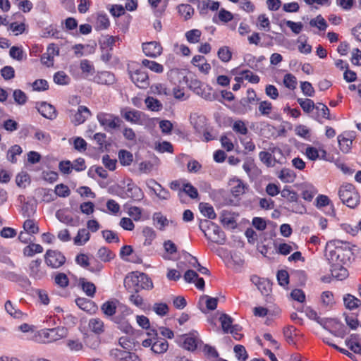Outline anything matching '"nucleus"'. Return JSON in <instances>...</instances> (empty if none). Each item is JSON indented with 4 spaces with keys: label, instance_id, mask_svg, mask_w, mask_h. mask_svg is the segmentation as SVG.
<instances>
[{
    "label": "nucleus",
    "instance_id": "nucleus-1",
    "mask_svg": "<svg viewBox=\"0 0 361 361\" xmlns=\"http://www.w3.org/2000/svg\"><path fill=\"white\" fill-rule=\"evenodd\" d=\"M330 249L329 260L336 265L345 264L350 262L353 256L351 244L348 242H343L339 240H334L327 244Z\"/></svg>",
    "mask_w": 361,
    "mask_h": 361
},
{
    "label": "nucleus",
    "instance_id": "nucleus-2",
    "mask_svg": "<svg viewBox=\"0 0 361 361\" xmlns=\"http://www.w3.org/2000/svg\"><path fill=\"white\" fill-rule=\"evenodd\" d=\"M124 286L128 292L138 293L143 289H152L153 283L147 274L133 271L125 277Z\"/></svg>",
    "mask_w": 361,
    "mask_h": 361
},
{
    "label": "nucleus",
    "instance_id": "nucleus-3",
    "mask_svg": "<svg viewBox=\"0 0 361 361\" xmlns=\"http://www.w3.org/2000/svg\"><path fill=\"white\" fill-rule=\"evenodd\" d=\"M68 329L63 326L51 329H44L37 331L35 335V341L41 343H49L66 337Z\"/></svg>",
    "mask_w": 361,
    "mask_h": 361
},
{
    "label": "nucleus",
    "instance_id": "nucleus-4",
    "mask_svg": "<svg viewBox=\"0 0 361 361\" xmlns=\"http://www.w3.org/2000/svg\"><path fill=\"white\" fill-rule=\"evenodd\" d=\"M338 196L342 202L350 208L354 209L360 204V194L355 185L351 183L341 185Z\"/></svg>",
    "mask_w": 361,
    "mask_h": 361
},
{
    "label": "nucleus",
    "instance_id": "nucleus-5",
    "mask_svg": "<svg viewBox=\"0 0 361 361\" xmlns=\"http://www.w3.org/2000/svg\"><path fill=\"white\" fill-rule=\"evenodd\" d=\"M128 73L131 81L139 88L146 89L149 86L147 72L142 68H137L128 66Z\"/></svg>",
    "mask_w": 361,
    "mask_h": 361
},
{
    "label": "nucleus",
    "instance_id": "nucleus-6",
    "mask_svg": "<svg viewBox=\"0 0 361 361\" xmlns=\"http://www.w3.org/2000/svg\"><path fill=\"white\" fill-rule=\"evenodd\" d=\"M44 257L47 266L51 269H59L66 262L64 255L57 250H47Z\"/></svg>",
    "mask_w": 361,
    "mask_h": 361
},
{
    "label": "nucleus",
    "instance_id": "nucleus-7",
    "mask_svg": "<svg viewBox=\"0 0 361 361\" xmlns=\"http://www.w3.org/2000/svg\"><path fill=\"white\" fill-rule=\"evenodd\" d=\"M177 342L184 349L189 351H194L197 349L199 344H202V341L198 338L197 331H192L188 334L180 336Z\"/></svg>",
    "mask_w": 361,
    "mask_h": 361
},
{
    "label": "nucleus",
    "instance_id": "nucleus-8",
    "mask_svg": "<svg viewBox=\"0 0 361 361\" xmlns=\"http://www.w3.org/2000/svg\"><path fill=\"white\" fill-rule=\"evenodd\" d=\"M97 118L100 125L106 131L119 128L123 123L118 116L107 113H99L97 114Z\"/></svg>",
    "mask_w": 361,
    "mask_h": 361
},
{
    "label": "nucleus",
    "instance_id": "nucleus-9",
    "mask_svg": "<svg viewBox=\"0 0 361 361\" xmlns=\"http://www.w3.org/2000/svg\"><path fill=\"white\" fill-rule=\"evenodd\" d=\"M102 312L107 317H114L118 311L126 314H130L129 309L124 305H121L118 300H109L101 307Z\"/></svg>",
    "mask_w": 361,
    "mask_h": 361
},
{
    "label": "nucleus",
    "instance_id": "nucleus-10",
    "mask_svg": "<svg viewBox=\"0 0 361 361\" xmlns=\"http://www.w3.org/2000/svg\"><path fill=\"white\" fill-rule=\"evenodd\" d=\"M29 271L30 276L36 280H40L47 275L46 271L42 267V259H40L30 262L29 264Z\"/></svg>",
    "mask_w": 361,
    "mask_h": 361
},
{
    "label": "nucleus",
    "instance_id": "nucleus-11",
    "mask_svg": "<svg viewBox=\"0 0 361 361\" xmlns=\"http://www.w3.org/2000/svg\"><path fill=\"white\" fill-rule=\"evenodd\" d=\"M142 50L147 56L156 58L161 54L162 47L160 43L152 41L143 43Z\"/></svg>",
    "mask_w": 361,
    "mask_h": 361
},
{
    "label": "nucleus",
    "instance_id": "nucleus-12",
    "mask_svg": "<svg viewBox=\"0 0 361 361\" xmlns=\"http://www.w3.org/2000/svg\"><path fill=\"white\" fill-rule=\"evenodd\" d=\"M92 115L90 109L85 106H79L78 111L71 118V122L75 126L83 123Z\"/></svg>",
    "mask_w": 361,
    "mask_h": 361
},
{
    "label": "nucleus",
    "instance_id": "nucleus-13",
    "mask_svg": "<svg viewBox=\"0 0 361 361\" xmlns=\"http://www.w3.org/2000/svg\"><path fill=\"white\" fill-rule=\"evenodd\" d=\"M75 262L83 268L87 269L92 272H99L103 268L100 263H97L95 266H90L89 262V257L87 255L80 253L75 257Z\"/></svg>",
    "mask_w": 361,
    "mask_h": 361
},
{
    "label": "nucleus",
    "instance_id": "nucleus-14",
    "mask_svg": "<svg viewBox=\"0 0 361 361\" xmlns=\"http://www.w3.org/2000/svg\"><path fill=\"white\" fill-rule=\"evenodd\" d=\"M37 109L39 113L44 118L53 120L56 117V111L54 106L45 102L37 104Z\"/></svg>",
    "mask_w": 361,
    "mask_h": 361
},
{
    "label": "nucleus",
    "instance_id": "nucleus-15",
    "mask_svg": "<svg viewBox=\"0 0 361 361\" xmlns=\"http://www.w3.org/2000/svg\"><path fill=\"white\" fill-rule=\"evenodd\" d=\"M314 119L322 123V118H326L328 120L332 119L330 116V111L329 108L322 103H318L316 104L314 113L311 116Z\"/></svg>",
    "mask_w": 361,
    "mask_h": 361
},
{
    "label": "nucleus",
    "instance_id": "nucleus-16",
    "mask_svg": "<svg viewBox=\"0 0 361 361\" xmlns=\"http://www.w3.org/2000/svg\"><path fill=\"white\" fill-rule=\"evenodd\" d=\"M95 22L94 27L96 30H107L110 27V20L109 16L104 11L98 12L95 14Z\"/></svg>",
    "mask_w": 361,
    "mask_h": 361
},
{
    "label": "nucleus",
    "instance_id": "nucleus-17",
    "mask_svg": "<svg viewBox=\"0 0 361 361\" xmlns=\"http://www.w3.org/2000/svg\"><path fill=\"white\" fill-rule=\"evenodd\" d=\"M126 194L128 197L131 198L133 201H141L144 197V192L142 189L136 185L135 183H128L127 185V189Z\"/></svg>",
    "mask_w": 361,
    "mask_h": 361
},
{
    "label": "nucleus",
    "instance_id": "nucleus-18",
    "mask_svg": "<svg viewBox=\"0 0 361 361\" xmlns=\"http://www.w3.org/2000/svg\"><path fill=\"white\" fill-rule=\"evenodd\" d=\"M300 190L302 197L307 202H311L318 192L317 189L312 184L308 183H302Z\"/></svg>",
    "mask_w": 361,
    "mask_h": 361
},
{
    "label": "nucleus",
    "instance_id": "nucleus-19",
    "mask_svg": "<svg viewBox=\"0 0 361 361\" xmlns=\"http://www.w3.org/2000/svg\"><path fill=\"white\" fill-rule=\"evenodd\" d=\"M94 80L99 84L111 85L116 82V78L114 74L109 71H102L97 74Z\"/></svg>",
    "mask_w": 361,
    "mask_h": 361
},
{
    "label": "nucleus",
    "instance_id": "nucleus-20",
    "mask_svg": "<svg viewBox=\"0 0 361 361\" xmlns=\"http://www.w3.org/2000/svg\"><path fill=\"white\" fill-rule=\"evenodd\" d=\"M169 77L170 80L175 85H180L183 82L187 83L188 82V78L184 72L178 68L171 69L169 73Z\"/></svg>",
    "mask_w": 361,
    "mask_h": 361
},
{
    "label": "nucleus",
    "instance_id": "nucleus-21",
    "mask_svg": "<svg viewBox=\"0 0 361 361\" xmlns=\"http://www.w3.org/2000/svg\"><path fill=\"white\" fill-rule=\"evenodd\" d=\"M192 63L204 73H208L211 69L210 64L206 61L204 56L201 55H195L192 59Z\"/></svg>",
    "mask_w": 361,
    "mask_h": 361
},
{
    "label": "nucleus",
    "instance_id": "nucleus-22",
    "mask_svg": "<svg viewBox=\"0 0 361 361\" xmlns=\"http://www.w3.org/2000/svg\"><path fill=\"white\" fill-rule=\"evenodd\" d=\"M260 161L267 167H274L279 162L275 155H272L271 152L262 151L259 154Z\"/></svg>",
    "mask_w": 361,
    "mask_h": 361
},
{
    "label": "nucleus",
    "instance_id": "nucleus-23",
    "mask_svg": "<svg viewBox=\"0 0 361 361\" xmlns=\"http://www.w3.org/2000/svg\"><path fill=\"white\" fill-rule=\"evenodd\" d=\"M214 234L213 241L219 245H224L226 242V234L220 228V227L212 223L210 230Z\"/></svg>",
    "mask_w": 361,
    "mask_h": 361
},
{
    "label": "nucleus",
    "instance_id": "nucleus-24",
    "mask_svg": "<svg viewBox=\"0 0 361 361\" xmlns=\"http://www.w3.org/2000/svg\"><path fill=\"white\" fill-rule=\"evenodd\" d=\"M345 344L348 348L356 354H361V343L359 342V336L352 334L345 340Z\"/></svg>",
    "mask_w": 361,
    "mask_h": 361
},
{
    "label": "nucleus",
    "instance_id": "nucleus-25",
    "mask_svg": "<svg viewBox=\"0 0 361 361\" xmlns=\"http://www.w3.org/2000/svg\"><path fill=\"white\" fill-rule=\"evenodd\" d=\"M169 348L168 341L161 338H154V343L151 348V350L157 354H161L165 353Z\"/></svg>",
    "mask_w": 361,
    "mask_h": 361
},
{
    "label": "nucleus",
    "instance_id": "nucleus-26",
    "mask_svg": "<svg viewBox=\"0 0 361 361\" xmlns=\"http://www.w3.org/2000/svg\"><path fill=\"white\" fill-rule=\"evenodd\" d=\"M142 112L137 110H122L121 116L128 122L138 123L141 120Z\"/></svg>",
    "mask_w": 361,
    "mask_h": 361
},
{
    "label": "nucleus",
    "instance_id": "nucleus-27",
    "mask_svg": "<svg viewBox=\"0 0 361 361\" xmlns=\"http://www.w3.org/2000/svg\"><path fill=\"white\" fill-rule=\"evenodd\" d=\"M252 281L255 283L258 289L263 295H269L271 290V284L268 279H259L257 276L252 279Z\"/></svg>",
    "mask_w": 361,
    "mask_h": 361
},
{
    "label": "nucleus",
    "instance_id": "nucleus-28",
    "mask_svg": "<svg viewBox=\"0 0 361 361\" xmlns=\"http://www.w3.org/2000/svg\"><path fill=\"white\" fill-rule=\"evenodd\" d=\"M90 329L96 334L100 335L104 332V322L99 318H92L89 320Z\"/></svg>",
    "mask_w": 361,
    "mask_h": 361
},
{
    "label": "nucleus",
    "instance_id": "nucleus-29",
    "mask_svg": "<svg viewBox=\"0 0 361 361\" xmlns=\"http://www.w3.org/2000/svg\"><path fill=\"white\" fill-rule=\"evenodd\" d=\"M338 142L341 151L345 154L350 152L353 139L345 137L344 134H341L338 136Z\"/></svg>",
    "mask_w": 361,
    "mask_h": 361
},
{
    "label": "nucleus",
    "instance_id": "nucleus-30",
    "mask_svg": "<svg viewBox=\"0 0 361 361\" xmlns=\"http://www.w3.org/2000/svg\"><path fill=\"white\" fill-rule=\"evenodd\" d=\"M184 195H188L190 198L195 199L198 197V191L196 188L190 183H184L183 188L180 189L178 192V197L181 200Z\"/></svg>",
    "mask_w": 361,
    "mask_h": 361
},
{
    "label": "nucleus",
    "instance_id": "nucleus-31",
    "mask_svg": "<svg viewBox=\"0 0 361 361\" xmlns=\"http://www.w3.org/2000/svg\"><path fill=\"white\" fill-rule=\"evenodd\" d=\"M285 208L291 212L300 214H305L307 211L305 206L299 200V198L296 201L287 202Z\"/></svg>",
    "mask_w": 361,
    "mask_h": 361
},
{
    "label": "nucleus",
    "instance_id": "nucleus-32",
    "mask_svg": "<svg viewBox=\"0 0 361 361\" xmlns=\"http://www.w3.org/2000/svg\"><path fill=\"white\" fill-rule=\"evenodd\" d=\"M79 285L87 296L92 298L94 295L96 286L93 283L87 281L85 278H80Z\"/></svg>",
    "mask_w": 361,
    "mask_h": 361
},
{
    "label": "nucleus",
    "instance_id": "nucleus-33",
    "mask_svg": "<svg viewBox=\"0 0 361 361\" xmlns=\"http://www.w3.org/2000/svg\"><path fill=\"white\" fill-rule=\"evenodd\" d=\"M345 307L350 310L357 308L361 305V301L351 294H345L343 296Z\"/></svg>",
    "mask_w": 361,
    "mask_h": 361
},
{
    "label": "nucleus",
    "instance_id": "nucleus-34",
    "mask_svg": "<svg viewBox=\"0 0 361 361\" xmlns=\"http://www.w3.org/2000/svg\"><path fill=\"white\" fill-rule=\"evenodd\" d=\"M297 102L305 113H311L312 115H313V113H314L316 104H314L312 99L307 98H298Z\"/></svg>",
    "mask_w": 361,
    "mask_h": 361
},
{
    "label": "nucleus",
    "instance_id": "nucleus-35",
    "mask_svg": "<svg viewBox=\"0 0 361 361\" xmlns=\"http://www.w3.org/2000/svg\"><path fill=\"white\" fill-rule=\"evenodd\" d=\"M90 238V234L86 228L79 229L77 235L74 238V243L76 245H85Z\"/></svg>",
    "mask_w": 361,
    "mask_h": 361
},
{
    "label": "nucleus",
    "instance_id": "nucleus-36",
    "mask_svg": "<svg viewBox=\"0 0 361 361\" xmlns=\"http://www.w3.org/2000/svg\"><path fill=\"white\" fill-rule=\"evenodd\" d=\"M54 283L61 288H65L69 285V279L67 275L63 272H56L53 275Z\"/></svg>",
    "mask_w": 361,
    "mask_h": 361
},
{
    "label": "nucleus",
    "instance_id": "nucleus-37",
    "mask_svg": "<svg viewBox=\"0 0 361 361\" xmlns=\"http://www.w3.org/2000/svg\"><path fill=\"white\" fill-rule=\"evenodd\" d=\"M153 221L160 231L164 230L165 227L169 225V220L161 212H156L153 214Z\"/></svg>",
    "mask_w": 361,
    "mask_h": 361
},
{
    "label": "nucleus",
    "instance_id": "nucleus-38",
    "mask_svg": "<svg viewBox=\"0 0 361 361\" xmlns=\"http://www.w3.org/2000/svg\"><path fill=\"white\" fill-rule=\"evenodd\" d=\"M163 247L166 253V255L163 256L165 259H170L169 255H173L178 252L176 245L171 240H165L163 243Z\"/></svg>",
    "mask_w": 361,
    "mask_h": 361
},
{
    "label": "nucleus",
    "instance_id": "nucleus-39",
    "mask_svg": "<svg viewBox=\"0 0 361 361\" xmlns=\"http://www.w3.org/2000/svg\"><path fill=\"white\" fill-rule=\"evenodd\" d=\"M330 204H331V213L333 215H335L334 204L331 203V202L330 199L328 197V196H326L325 195H319L317 197L315 206L318 209H321L324 207H326V206H328Z\"/></svg>",
    "mask_w": 361,
    "mask_h": 361
},
{
    "label": "nucleus",
    "instance_id": "nucleus-40",
    "mask_svg": "<svg viewBox=\"0 0 361 361\" xmlns=\"http://www.w3.org/2000/svg\"><path fill=\"white\" fill-rule=\"evenodd\" d=\"M118 157L121 164L123 166H130L133 161V154L126 149H121L118 152Z\"/></svg>",
    "mask_w": 361,
    "mask_h": 361
},
{
    "label": "nucleus",
    "instance_id": "nucleus-41",
    "mask_svg": "<svg viewBox=\"0 0 361 361\" xmlns=\"http://www.w3.org/2000/svg\"><path fill=\"white\" fill-rule=\"evenodd\" d=\"M97 257L102 261L107 262L115 257V254L106 247H100L97 251Z\"/></svg>",
    "mask_w": 361,
    "mask_h": 361
},
{
    "label": "nucleus",
    "instance_id": "nucleus-42",
    "mask_svg": "<svg viewBox=\"0 0 361 361\" xmlns=\"http://www.w3.org/2000/svg\"><path fill=\"white\" fill-rule=\"evenodd\" d=\"M42 246L35 243H31L23 249V255L26 257H32L35 254L42 253Z\"/></svg>",
    "mask_w": 361,
    "mask_h": 361
},
{
    "label": "nucleus",
    "instance_id": "nucleus-43",
    "mask_svg": "<svg viewBox=\"0 0 361 361\" xmlns=\"http://www.w3.org/2000/svg\"><path fill=\"white\" fill-rule=\"evenodd\" d=\"M9 55L12 59L18 61H22L23 59H26V54L21 47H11L9 51Z\"/></svg>",
    "mask_w": 361,
    "mask_h": 361
},
{
    "label": "nucleus",
    "instance_id": "nucleus-44",
    "mask_svg": "<svg viewBox=\"0 0 361 361\" xmlns=\"http://www.w3.org/2000/svg\"><path fill=\"white\" fill-rule=\"evenodd\" d=\"M142 235L145 237L144 245L149 246L157 237L155 231L150 227L146 226L142 230Z\"/></svg>",
    "mask_w": 361,
    "mask_h": 361
},
{
    "label": "nucleus",
    "instance_id": "nucleus-45",
    "mask_svg": "<svg viewBox=\"0 0 361 361\" xmlns=\"http://www.w3.org/2000/svg\"><path fill=\"white\" fill-rule=\"evenodd\" d=\"M23 152L21 147L18 145H14L7 152V159L13 164L17 162L16 155H20Z\"/></svg>",
    "mask_w": 361,
    "mask_h": 361
},
{
    "label": "nucleus",
    "instance_id": "nucleus-46",
    "mask_svg": "<svg viewBox=\"0 0 361 361\" xmlns=\"http://www.w3.org/2000/svg\"><path fill=\"white\" fill-rule=\"evenodd\" d=\"M142 64L145 68L150 69L152 71L157 73H161L164 71V66L154 61H149L148 59H144L142 61Z\"/></svg>",
    "mask_w": 361,
    "mask_h": 361
},
{
    "label": "nucleus",
    "instance_id": "nucleus-47",
    "mask_svg": "<svg viewBox=\"0 0 361 361\" xmlns=\"http://www.w3.org/2000/svg\"><path fill=\"white\" fill-rule=\"evenodd\" d=\"M25 231L29 235H34L39 233V228L34 219H27L23 224Z\"/></svg>",
    "mask_w": 361,
    "mask_h": 361
},
{
    "label": "nucleus",
    "instance_id": "nucleus-48",
    "mask_svg": "<svg viewBox=\"0 0 361 361\" xmlns=\"http://www.w3.org/2000/svg\"><path fill=\"white\" fill-rule=\"evenodd\" d=\"M296 175L293 170L289 169H283L280 171L279 178L285 183H293L295 179Z\"/></svg>",
    "mask_w": 361,
    "mask_h": 361
},
{
    "label": "nucleus",
    "instance_id": "nucleus-49",
    "mask_svg": "<svg viewBox=\"0 0 361 361\" xmlns=\"http://www.w3.org/2000/svg\"><path fill=\"white\" fill-rule=\"evenodd\" d=\"M76 305L82 310L90 312L94 307V302L89 299L78 298L75 300Z\"/></svg>",
    "mask_w": 361,
    "mask_h": 361
},
{
    "label": "nucleus",
    "instance_id": "nucleus-50",
    "mask_svg": "<svg viewBox=\"0 0 361 361\" xmlns=\"http://www.w3.org/2000/svg\"><path fill=\"white\" fill-rule=\"evenodd\" d=\"M200 209L201 213L209 219H214L216 217L213 207L208 203H200Z\"/></svg>",
    "mask_w": 361,
    "mask_h": 361
},
{
    "label": "nucleus",
    "instance_id": "nucleus-51",
    "mask_svg": "<svg viewBox=\"0 0 361 361\" xmlns=\"http://www.w3.org/2000/svg\"><path fill=\"white\" fill-rule=\"evenodd\" d=\"M333 329H331L330 333L336 337L344 338L348 334L345 326L338 322H334Z\"/></svg>",
    "mask_w": 361,
    "mask_h": 361
},
{
    "label": "nucleus",
    "instance_id": "nucleus-52",
    "mask_svg": "<svg viewBox=\"0 0 361 361\" xmlns=\"http://www.w3.org/2000/svg\"><path fill=\"white\" fill-rule=\"evenodd\" d=\"M145 102L147 105V107L153 111H159L163 107L161 102L152 97H147L145 99Z\"/></svg>",
    "mask_w": 361,
    "mask_h": 361
},
{
    "label": "nucleus",
    "instance_id": "nucleus-53",
    "mask_svg": "<svg viewBox=\"0 0 361 361\" xmlns=\"http://www.w3.org/2000/svg\"><path fill=\"white\" fill-rule=\"evenodd\" d=\"M54 81L59 85H66L71 82L69 76L63 71H58L54 75Z\"/></svg>",
    "mask_w": 361,
    "mask_h": 361
},
{
    "label": "nucleus",
    "instance_id": "nucleus-54",
    "mask_svg": "<svg viewBox=\"0 0 361 361\" xmlns=\"http://www.w3.org/2000/svg\"><path fill=\"white\" fill-rule=\"evenodd\" d=\"M217 55L219 59L223 62H228L232 58V52L227 46L221 47L219 49Z\"/></svg>",
    "mask_w": 361,
    "mask_h": 361
},
{
    "label": "nucleus",
    "instance_id": "nucleus-55",
    "mask_svg": "<svg viewBox=\"0 0 361 361\" xmlns=\"http://www.w3.org/2000/svg\"><path fill=\"white\" fill-rule=\"evenodd\" d=\"M178 11L185 20H188L193 15L194 8L190 4H180L178 6Z\"/></svg>",
    "mask_w": 361,
    "mask_h": 361
},
{
    "label": "nucleus",
    "instance_id": "nucleus-56",
    "mask_svg": "<svg viewBox=\"0 0 361 361\" xmlns=\"http://www.w3.org/2000/svg\"><path fill=\"white\" fill-rule=\"evenodd\" d=\"M310 25L312 27H316L321 31L326 30L327 24L324 18L321 16H317L315 18L312 19L310 21Z\"/></svg>",
    "mask_w": 361,
    "mask_h": 361
},
{
    "label": "nucleus",
    "instance_id": "nucleus-57",
    "mask_svg": "<svg viewBox=\"0 0 361 361\" xmlns=\"http://www.w3.org/2000/svg\"><path fill=\"white\" fill-rule=\"evenodd\" d=\"M321 300L325 307H332L335 304L334 294L331 291H324L321 295Z\"/></svg>",
    "mask_w": 361,
    "mask_h": 361
},
{
    "label": "nucleus",
    "instance_id": "nucleus-58",
    "mask_svg": "<svg viewBox=\"0 0 361 361\" xmlns=\"http://www.w3.org/2000/svg\"><path fill=\"white\" fill-rule=\"evenodd\" d=\"M219 320L221 323L223 331L225 333H228L231 327L233 326L232 325L233 319L229 315L223 314L220 317Z\"/></svg>",
    "mask_w": 361,
    "mask_h": 361
},
{
    "label": "nucleus",
    "instance_id": "nucleus-59",
    "mask_svg": "<svg viewBox=\"0 0 361 361\" xmlns=\"http://www.w3.org/2000/svg\"><path fill=\"white\" fill-rule=\"evenodd\" d=\"M116 42V39L113 36L106 35L102 40L99 41L101 49H111Z\"/></svg>",
    "mask_w": 361,
    "mask_h": 361
},
{
    "label": "nucleus",
    "instance_id": "nucleus-60",
    "mask_svg": "<svg viewBox=\"0 0 361 361\" xmlns=\"http://www.w3.org/2000/svg\"><path fill=\"white\" fill-rule=\"evenodd\" d=\"M233 350L238 360L245 361L248 358V354L243 345H236L234 346Z\"/></svg>",
    "mask_w": 361,
    "mask_h": 361
},
{
    "label": "nucleus",
    "instance_id": "nucleus-61",
    "mask_svg": "<svg viewBox=\"0 0 361 361\" xmlns=\"http://www.w3.org/2000/svg\"><path fill=\"white\" fill-rule=\"evenodd\" d=\"M13 97L16 104L23 105L27 102V97L21 90L17 89L13 91Z\"/></svg>",
    "mask_w": 361,
    "mask_h": 361
},
{
    "label": "nucleus",
    "instance_id": "nucleus-62",
    "mask_svg": "<svg viewBox=\"0 0 361 361\" xmlns=\"http://www.w3.org/2000/svg\"><path fill=\"white\" fill-rule=\"evenodd\" d=\"M201 31L197 29H193L185 33L187 40L190 43H197L200 40Z\"/></svg>",
    "mask_w": 361,
    "mask_h": 361
},
{
    "label": "nucleus",
    "instance_id": "nucleus-63",
    "mask_svg": "<svg viewBox=\"0 0 361 361\" xmlns=\"http://www.w3.org/2000/svg\"><path fill=\"white\" fill-rule=\"evenodd\" d=\"M0 74L5 80H9L15 78V70L11 66H6L0 70Z\"/></svg>",
    "mask_w": 361,
    "mask_h": 361
},
{
    "label": "nucleus",
    "instance_id": "nucleus-64",
    "mask_svg": "<svg viewBox=\"0 0 361 361\" xmlns=\"http://www.w3.org/2000/svg\"><path fill=\"white\" fill-rule=\"evenodd\" d=\"M233 130L236 133L243 135H247L248 133V129L245 123L241 120H238L234 122L233 125Z\"/></svg>",
    "mask_w": 361,
    "mask_h": 361
}]
</instances>
